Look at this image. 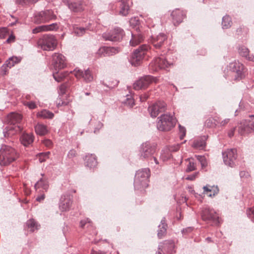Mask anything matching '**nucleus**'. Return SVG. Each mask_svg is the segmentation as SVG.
Returning <instances> with one entry per match:
<instances>
[{
    "instance_id": "nucleus-1",
    "label": "nucleus",
    "mask_w": 254,
    "mask_h": 254,
    "mask_svg": "<svg viewBox=\"0 0 254 254\" xmlns=\"http://www.w3.org/2000/svg\"><path fill=\"white\" fill-rule=\"evenodd\" d=\"M156 127L161 131H168L174 128L176 124V118L170 114H162L157 119Z\"/></svg>"
},
{
    "instance_id": "nucleus-2",
    "label": "nucleus",
    "mask_w": 254,
    "mask_h": 254,
    "mask_svg": "<svg viewBox=\"0 0 254 254\" xmlns=\"http://www.w3.org/2000/svg\"><path fill=\"white\" fill-rule=\"evenodd\" d=\"M149 177V169L144 168L138 170L135 174L134 180L135 189L139 190L147 187Z\"/></svg>"
},
{
    "instance_id": "nucleus-3",
    "label": "nucleus",
    "mask_w": 254,
    "mask_h": 254,
    "mask_svg": "<svg viewBox=\"0 0 254 254\" xmlns=\"http://www.w3.org/2000/svg\"><path fill=\"white\" fill-rule=\"evenodd\" d=\"M57 16L52 9H47L36 12L33 17L35 23L40 24L49 22L51 20H56Z\"/></svg>"
},
{
    "instance_id": "nucleus-4",
    "label": "nucleus",
    "mask_w": 254,
    "mask_h": 254,
    "mask_svg": "<svg viewBox=\"0 0 254 254\" xmlns=\"http://www.w3.org/2000/svg\"><path fill=\"white\" fill-rule=\"evenodd\" d=\"M156 152L155 146L148 141L142 143L138 149V156L140 159L147 160L151 158Z\"/></svg>"
},
{
    "instance_id": "nucleus-5",
    "label": "nucleus",
    "mask_w": 254,
    "mask_h": 254,
    "mask_svg": "<svg viewBox=\"0 0 254 254\" xmlns=\"http://www.w3.org/2000/svg\"><path fill=\"white\" fill-rule=\"evenodd\" d=\"M38 46L45 51H53L57 46V41L52 35H44L38 41Z\"/></svg>"
},
{
    "instance_id": "nucleus-6",
    "label": "nucleus",
    "mask_w": 254,
    "mask_h": 254,
    "mask_svg": "<svg viewBox=\"0 0 254 254\" xmlns=\"http://www.w3.org/2000/svg\"><path fill=\"white\" fill-rule=\"evenodd\" d=\"M14 149L10 146H5L0 149V165H7L14 160L13 154Z\"/></svg>"
},
{
    "instance_id": "nucleus-7",
    "label": "nucleus",
    "mask_w": 254,
    "mask_h": 254,
    "mask_svg": "<svg viewBox=\"0 0 254 254\" xmlns=\"http://www.w3.org/2000/svg\"><path fill=\"white\" fill-rule=\"evenodd\" d=\"M124 35L123 29L117 27L109 32L103 33L102 37L105 41L117 42L122 40Z\"/></svg>"
},
{
    "instance_id": "nucleus-8",
    "label": "nucleus",
    "mask_w": 254,
    "mask_h": 254,
    "mask_svg": "<svg viewBox=\"0 0 254 254\" xmlns=\"http://www.w3.org/2000/svg\"><path fill=\"white\" fill-rule=\"evenodd\" d=\"M149 49L147 45H142L136 49L132 55L131 63L132 65L136 66L140 64V61L143 59L145 55Z\"/></svg>"
},
{
    "instance_id": "nucleus-9",
    "label": "nucleus",
    "mask_w": 254,
    "mask_h": 254,
    "mask_svg": "<svg viewBox=\"0 0 254 254\" xmlns=\"http://www.w3.org/2000/svg\"><path fill=\"white\" fill-rule=\"evenodd\" d=\"M172 64L168 62L163 56L156 58L149 64V68L154 71L159 69H166L171 65Z\"/></svg>"
},
{
    "instance_id": "nucleus-10",
    "label": "nucleus",
    "mask_w": 254,
    "mask_h": 254,
    "mask_svg": "<svg viewBox=\"0 0 254 254\" xmlns=\"http://www.w3.org/2000/svg\"><path fill=\"white\" fill-rule=\"evenodd\" d=\"M201 215L202 220L207 223H211L214 225L219 223L218 215L214 209L205 208L202 210Z\"/></svg>"
},
{
    "instance_id": "nucleus-11",
    "label": "nucleus",
    "mask_w": 254,
    "mask_h": 254,
    "mask_svg": "<svg viewBox=\"0 0 254 254\" xmlns=\"http://www.w3.org/2000/svg\"><path fill=\"white\" fill-rule=\"evenodd\" d=\"M153 82H156V79L151 75H145L140 78L133 84L135 90L144 89Z\"/></svg>"
},
{
    "instance_id": "nucleus-12",
    "label": "nucleus",
    "mask_w": 254,
    "mask_h": 254,
    "mask_svg": "<svg viewBox=\"0 0 254 254\" xmlns=\"http://www.w3.org/2000/svg\"><path fill=\"white\" fill-rule=\"evenodd\" d=\"M8 126L6 127V132L4 136H12L16 134L15 124L16 114L14 112L10 113L6 118Z\"/></svg>"
},
{
    "instance_id": "nucleus-13",
    "label": "nucleus",
    "mask_w": 254,
    "mask_h": 254,
    "mask_svg": "<svg viewBox=\"0 0 254 254\" xmlns=\"http://www.w3.org/2000/svg\"><path fill=\"white\" fill-rule=\"evenodd\" d=\"M166 108V104L164 102L158 101L149 106L148 111L151 117L156 118L160 113L164 112Z\"/></svg>"
},
{
    "instance_id": "nucleus-14",
    "label": "nucleus",
    "mask_w": 254,
    "mask_h": 254,
    "mask_svg": "<svg viewBox=\"0 0 254 254\" xmlns=\"http://www.w3.org/2000/svg\"><path fill=\"white\" fill-rule=\"evenodd\" d=\"M222 155L223 161L225 165L231 167H233L235 165V161L237 157L236 149H227L223 153Z\"/></svg>"
},
{
    "instance_id": "nucleus-15",
    "label": "nucleus",
    "mask_w": 254,
    "mask_h": 254,
    "mask_svg": "<svg viewBox=\"0 0 254 254\" xmlns=\"http://www.w3.org/2000/svg\"><path fill=\"white\" fill-rule=\"evenodd\" d=\"M53 65L56 70L64 68L66 66L64 56L60 53H55L53 56Z\"/></svg>"
},
{
    "instance_id": "nucleus-16",
    "label": "nucleus",
    "mask_w": 254,
    "mask_h": 254,
    "mask_svg": "<svg viewBox=\"0 0 254 254\" xmlns=\"http://www.w3.org/2000/svg\"><path fill=\"white\" fill-rule=\"evenodd\" d=\"M72 72L77 78H83L86 82H91L93 80V76L89 68L84 71L79 69L75 68Z\"/></svg>"
},
{
    "instance_id": "nucleus-17",
    "label": "nucleus",
    "mask_w": 254,
    "mask_h": 254,
    "mask_svg": "<svg viewBox=\"0 0 254 254\" xmlns=\"http://www.w3.org/2000/svg\"><path fill=\"white\" fill-rule=\"evenodd\" d=\"M167 37L163 33H160L157 36H152L151 42L156 49L163 47L167 42Z\"/></svg>"
},
{
    "instance_id": "nucleus-18",
    "label": "nucleus",
    "mask_w": 254,
    "mask_h": 254,
    "mask_svg": "<svg viewBox=\"0 0 254 254\" xmlns=\"http://www.w3.org/2000/svg\"><path fill=\"white\" fill-rule=\"evenodd\" d=\"M72 204V200L68 194H63L61 196L59 202V209L62 211H68Z\"/></svg>"
},
{
    "instance_id": "nucleus-19",
    "label": "nucleus",
    "mask_w": 254,
    "mask_h": 254,
    "mask_svg": "<svg viewBox=\"0 0 254 254\" xmlns=\"http://www.w3.org/2000/svg\"><path fill=\"white\" fill-rule=\"evenodd\" d=\"M7 37H8L6 40L7 43L15 42V36L10 30L5 27L0 28V39H5Z\"/></svg>"
},
{
    "instance_id": "nucleus-20",
    "label": "nucleus",
    "mask_w": 254,
    "mask_h": 254,
    "mask_svg": "<svg viewBox=\"0 0 254 254\" xmlns=\"http://www.w3.org/2000/svg\"><path fill=\"white\" fill-rule=\"evenodd\" d=\"M244 65L239 61H235L230 63L228 65V69L232 72L236 73L238 76H240L243 72Z\"/></svg>"
},
{
    "instance_id": "nucleus-21",
    "label": "nucleus",
    "mask_w": 254,
    "mask_h": 254,
    "mask_svg": "<svg viewBox=\"0 0 254 254\" xmlns=\"http://www.w3.org/2000/svg\"><path fill=\"white\" fill-rule=\"evenodd\" d=\"M58 28L57 23H54L49 25H44L37 26L32 30V33L37 34L42 32L53 31Z\"/></svg>"
},
{
    "instance_id": "nucleus-22",
    "label": "nucleus",
    "mask_w": 254,
    "mask_h": 254,
    "mask_svg": "<svg viewBox=\"0 0 254 254\" xmlns=\"http://www.w3.org/2000/svg\"><path fill=\"white\" fill-rule=\"evenodd\" d=\"M185 13L179 9H176L173 10L171 13L173 18V22L174 25H177L181 23L185 17Z\"/></svg>"
},
{
    "instance_id": "nucleus-23",
    "label": "nucleus",
    "mask_w": 254,
    "mask_h": 254,
    "mask_svg": "<svg viewBox=\"0 0 254 254\" xmlns=\"http://www.w3.org/2000/svg\"><path fill=\"white\" fill-rule=\"evenodd\" d=\"M254 128V122H251L247 120L243 121L239 126V128L241 129L242 133H250Z\"/></svg>"
},
{
    "instance_id": "nucleus-24",
    "label": "nucleus",
    "mask_w": 254,
    "mask_h": 254,
    "mask_svg": "<svg viewBox=\"0 0 254 254\" xmlns=\"http://www.w3.org/2000/svg\"><path fill=\"white\" fill-rule=\"evenodd\" d=\"M16 64V57L9 58L1 67V72L3 75L6 74L8 70L14 66Z\"/></svg>"
},
{
    "instance_id": "nucleus-25",
    "label": "nucleus",
    "mask_w": 254,
    "mask_h": 254,
    "mask_svg": "<svg viewBox=\"0 0 254 254\" xmlns=\"http://www.w3.org/2000/svg\"><path fill=\"white\" fill-rule=\"evenodd\" d=\"M34 136L33 133H23L20 137V141L24 146H27L34 141Z\"/></svg>"
},
{
    "instance_id": "nucleus-26",
    "label": "nucleus",
    "mask_w": 254,
    "mask_h": 254,
    "mask_svg": "<svg viewBox=\"0 0 254 254\" xmlns=\"http://www.w3.org/2000/svg\"><path fill=\"white\" fill-rule=\"evenodd\" d=\"M85 164L86 166L94 168L97 165V161L96 156L94 154L86 155L85 158Z\"/></svg>"
},
{
    "instance_id": "nucleus-27",
    "label": "nucleus",
    "mask_w": 254,
    "mask_h": 254,
    "mask_svg": "<svg viewBox=\"0 0 254 254\" xmlns=\"http://www.w3.org/2000/svg\"><path fill=\"white\" fill-rule=\"evenodd\" d=\"M167 224L165 218H163L161 224L158 226L157 236L159 239L163 238L167 233Z\"/></svg>"
},
{
    "instance_id": "nucleus-28",
    "label": "nucleus",
    "mask_w": 254,
    "mask_h": 254,
    "mask_svg": "<svg viewBox=\"0 0 254 254\" xmlns=\"http://www.w3.org/2000/svg\"><path fill=\"white\" fill-rule=\"evenodd\" d=\"M64 2L66 3L69 9L73 12H78L83 10L82 4L79 2H70L68 0H65Z\"/></svg>"
},
{
    "instance_id": "nucleus-29",
    "label": "nucleus",
    "mask_w": 254,
    "mask_h": 254,
    "mask_svg": "<svg viewBox=\"0 0 254 254\" xmlns=\"http://www.w3.org/2000/svg\"><path fill=\"white\" fill-rule=\"evenodd\" d=\"M144 40V37L141 33H131V39L130 40L129 43L131 46H135Z\"/></svg>"
},
{
    "instance_id": "nucleus-30",
    "label": "nucleus",
    "mask_w": 254,
    "mask_h": 254,
    "mask_svg": "<svg viewBox=\"0 0 254 254\" xmlns=\"http://www.w3.org/2000/svg\"><path fill=\"white\" fill-rule=\"evenodd\" d=\"M238 52L240 56L245 57L249 61L254 62V55L250 56V51L244 46H240L238 48Z\"/></svg>"
},
{
    "instance_id": "nucleus-31",
    "label": "nucleus",
    "mask_w": 254,
    "mask_h": 254,
    "mask_svg": "<svg viewBox=\"0 0 254 254\" xmlns=\"http://www.w3.org/2000/svg\"><path fill=\"white\" fill-rule=\"evenodd\" d=\"M206 140L205 136H201L194 140L192 146L195 149H203L205 146Z\"/></svg>"
},
{
    "instance_id": "nucleus-32",
    "label": "nucleus",
    "mask_w": 254,
    "mask_h": 254,
    "mask_svg": "<svg viewBox=\"0 0 254 254\" xmlns=\"http://www.w3.org/2000/svg\"><path fill=\"white\" fill-rule=\"evenodd\" d=\"M34 187L36 190L42 189L43 190L47 191L49 189V183L47 179L45 178L40 179L35 184Z\"/></svg>"
},
{
    "instance_id": "nucleus-33",
    "label": "nucleus",
    "mask_w": 254,
    "mask_h": 254,
    "mask_svg": "<svg viewBox=\"0 0 254 254\" xmlns=\"http://www.w3.org/2000/svg\"><path fill=\"white\" fill-rule=\"evenodd\" d=\"M35 131L36 133L40 136L45 135L48 132L47 127L42 124H37L35 126Z\"/></svg>"
},
{
    "instance_id": "nucleus-34",
    "label": "nucleus",
    "mask_w": 254,
    "mask_h": 254,
    "mask_svg": "<svg viewBox=\"0 0 254 254\" xmlns=\"http://www.w3.org/2000/svg\"><path fill=\"white\" fill-rule=\"evenodd\" d=\"M129 0H121V9L120 10V14L123 16H127L129 10V6L128 5Z\"/></svg>"
},
{
    "instance_id": "nucleus-35",
    "label": "nucleus",
    "mask_w": 254,
    "mask_h": 254,
    "mask_svg": "<svg viewBox=\"0 0 254 254\" xmlns=\"http://www.w3.org/2000/svg\"><path fill=\"white\" fill-rule=\"evenodd\" d=\"M37 116L38 117L41 118L43 119H52L54 117V114L52 112L44 109L39 112Z\"/></svg>"
},
{
    "instance_id": "nucleus-36",
    "label": "nucleus",
    "mask_w": 254,
    "mask_h": 254,
    "mask_svg": "<svg viewBox=\"0 0 254 254\" xmlns=\"http://www.w3.org/2000/svg\"><path fill=\"white\" fill-rule=\"evenodd\" d=\"M26 226L31 232H34L39 229L40 225L33 219H30L26 222Z\"/></svg>"
},
{
    "instance_id": "nucleus-37",
    "label": "nucleus",
    "mask_w": 254,
    "mask_h": 254,
    "mask_svg": "<svg viewBox=\"0 0 254 254\" xmlns=\"http://www.w3.org/2000/svg\"><path fill=\"white\" fill-rule=\"evenodd\" d=\"M68 74V71H57L53 73L54 78L59 82L63 81Z\"/></svg>"
},
{
    "instance_id": "nucleus-38",
    "label": "nucleus",
    "mask_w": 254,
    "mask_h": 254,
    "mask_svg": "<svg viewBox=\"0 0 254 254\" xmlns=\"http://www.w3.org/2000/svg\"><path fill=\"white\" fill-rule=\"evenodd\" d=\"M232 24L231 18L229 15H225L222 18V26L223 29L230 28Z\"/></svg>"
},
{
    "instance_id": "nucleus-39",
    "label": "nucleus",
    "mask_w": 254,
    "mask_h": 254,
    "mask_svg": "<svg viewBox=\"0 0 254 254\" xmlns=\"http://www.w3.org/2000/svg\"><path fill=\"white\" fill-rule=\"evenodd\" d=\"M171 157L172 154L170 152L169 149L165 148L162 150L160 158L162 160V161L164 162L167 161L168 159L171 158Z\"/></svg>"
},
{
    "instance_id": "nucleus-40",
    "label": "nucleus",
    "mask_w": 254,
    "mask_h": 254,
    "mask_svg": "<svg viewBox=\"0 0 254 254\" xmlns=\"http://www.w3.org/2000/svg\"><path fill=\"white\" fill-rule=\"evenodd\" d=\"M119 48L117 47H106V56H111L119 52Z\"/></svg>"
},
{
    "instance_id": "nucleus-41",
    "label": "nucleus",
    "mask_w": 254,
    "mask_h": 254,
    "mask_svg": "<svg viewBox=\"0 0 254 254\" xmlns=\"http://www.w3.org/2000/svg\"><path fill=\"white\" fill-rule=\"evenodd\" d=\"M50 154V152H42L37 154V157L38 158L40 162L42 163L49 158Z\"/></svg>"
},
{
    "instance_id": "nucleus-42",
    "label": "nucleus",
    "mask_w": 254,
    "mask_h": 254,
    "mask_svg": "<svg viewBox=\"0 0 254 254\" xmlns=\"http://www.w3.org/2000/svg\"><path fill=\"white\" fill-rule=\"evenodd\" d=\"M205 126L208 127L213 128L217 126V123L214 121V118H209L205 122Z\"/></svg>"
},
{
    "instance_id": "nucleus-43",
    "label": "nucleus",
    "mask_w": 254,
    "mask_h": 254,
    "mask_svg": "<svg viewBox=\"0 0 254 254\" xmlns=\"http://www.w3.org/2000/svg\"><path fill=\"white\" fill-rule=\"evenodd\" d=\"M86 30L84 27H75L73 29V32L77 36H81L85 33Z\"/></svg>"
},
{
    "instance_id": "nucleus-44",
    "label": "nucleus",
    "mask_w": 254,
    "mask_h": 254,
    "mask_svg": "<svg viewBox=\"0 0 254 254\" xmlns=\"http://www.w3.org/2000/svg\"><path fill=\"white\" fill-rule=\"evenodd\" d=\"M197 160L200 162L202 168L205 167L207 165L206 159L204 156H197Z\"/></svg>"
},
{
    "instance_id": "nucleus-45",
    "label": "nucleus",
    "mask_w": 254,
    "mask_h": 254,
    "mask_svg": "<svg viewBox=\"0 0 254 254\" xmlns=\"http://www.w3.org/2000/svg\"><path fill=\"white\" fill-rule=\"evenodd\" d=\"M96 54L99 57H106V47H102L99 48Z\"/></svg>"
},
{
    "instance_id": "nucleus-46",
    "label": "nucleus",
    "mask_w": 254,
    "mask_h": 254,
    "mask_svg": "<svg viewBox=\"0 0 254 254\" xmlns=\"http://www.w3.org/2000/svg\"><path fill=\"white\" fill-rule=\"evenodd\" d=\"M125 104L130 108L132 107L134 105V100L131 96H129L125 101Z\"/></svg>"
},
{
    "instance_id": "nucleus-47",
    "label": "nucleus",
    "mask_w": 254,
    "mask_h": 254,
    "mask_svg": "<svg viewBox=\"0 0 254 254\" xmlns=\"http://www.w3.org/2000/svg\"><path fill=\"white\" fill-rule=\"evenodd\" d=\"M80 224L81 228H84L86 225L87 227L91 225V222L88 218L81 220Z\"/></svg>"
},
{
    "instance_id": "nucleus-48",
    "label": "nucleus",
    "mask_w": 254,
    "mask_h": 254,
    "mask_svg": "<svg viewBox=\"0 0 254 254\" xmlns=\"http://www.w3.org/2000/svg\"><path fill=\"white\" fill-rule=\"evenodd\" d=\"M196 167L194 163L191 161H190L189 164L187 166L186 171L188 172L195 170Z\"/></svg>"
},
{
    "instance_id": "nucleus-49",
    "label": "nucleus",
    "mask_w": 254,
    "mask_h": 254,
    "mask_svg": "<svg viewBox=\"0 0 254 254\" xmlns=\"http://www.w3.org/2000/svg\"><path fill=\"white\" fill-rule=\"evenodd\" d=\"M179 132L180 133V138L181 139H183L186 135V128L182 127L180 125H179Z\"/></svg>"
},
{
    "instance_id": "nucleus-50",
    "label": "nucleus",
    "mask_w": 254,
    "mask_h": 254,
    "mask_svg": "<svg viewBox=\"0 0 254 254\" xmlns=\"http://www.w3.org/2000/svg\"><path fill=\"white\" fill-rule=\"evenodd\" d=\"M67 86L65 84H63L60 85L59 89V93L61 95H63L65 93Z\"/></svg>"
},
{
    "instance_id": "nucleus-51",
    "label": "nucleus",
    "mask_w": 254,
    "mask_h": 254,
    "mask_svg": "<svg viewBox=\"0 0 254 254\" xmlns=\"http://www.w3.org/2000/svg\"><path fill=\"white\" fill-rule=\"evenodd\" d=\"M213 186H211L210 185H206L203 187V192L204 193L208 194V192L211 193L212 191Z\"/></svg>"
},
{
    "instance_id": "nucleus-52",
    "label": "nucleus",
    "mask_w": 254,
    "mask_h": 254,
    "mask_svg": "<svg viewBox=\"0 0 254 254\" xmlns=\"http://www.w3.org/2000/svg\"><path fill=\"white\" fill-rule=\"evenodd\" d=\"M147 160L149 161V163H150L151 164H153V163H154L156 165H159L160 163L156 157L154 156L153 155L152 157H151V158L148 159Z\"/></svg>"
},
{
    "instance_id": "nucleus-53",
    "label": "nucleus",
    "mask_w": 254,
    "mask_h": 254,
    "mask_svg": "<svg viewBox=\"0 0 254 254\" xmlns=\"http://www.w3.org/2000/svg\"><path fill=\"white\" fill-rule=\"evenodd\" d=\"M219 192V189L217 187L213 186L212 191L211 193L208 194V196L210 197L214 196Z\"/></svg>"
},
{
    "instance_id": "nucleus-54",
    "label": "nucleus",
    "mask_w": 254,
    "mask_h": 254,
    "mask_svg": "<svg viewBox=\"0 0 254 254\" xmlns=\"http://www.w3.org/2000/svg\"><path fill=\"white\" fill-rule=\"evenodd\" d=\"M25 106H27L30 109H34L36 108V105L35 102L31 101L24 103Z\"/></svg>"
},
{
    "instance_id": "nucleus-55",
    "label": "nucleus",
    "mask_w": 254,
    "mask_h": 254,
    "mask_svg": "<svg viewBox=\"0 0 254 254\" xmlns=\"http://www.w3.org/2000/svg\"><path fill=\"white\" fill-rule=\"evenodd\" d=\"M38 0H17V3H19L22 4H26L27 2L35 3Z\"/></svg>"
},
{
    "instance_id": "nucleus-56",
    "label": "nucleus",
    "mask_w": 254,
    "mask_h": 254,
    "mask_svg": "<svg viewBox=\"0 0 254 254\" xmlns=\"http://www.w3.org/2000/svg\"><path fill=\"white\" fill-rule=\"evenodd\" d=\"M76 155V152L74 149H71L69 150L67 154V157L69 158H72L74 157Z\"/></svg>"
},
{
    "instance_id": "nucleus-57",
    "label": "nucleus",
    "mask_w": 254,
    "mask_h": 254,
    "mask_svg": "<svg viewBox=\"0 0 254 254\" xmlns=\"http://www.w3.org/2000/svg\"><path fill=\"white\" fill-rule=\"evenodd\" d=\"M167 149H169L170 153L172 151L175 152V151H178L180 149V145L177 144L174 146H170L169 148H167Z\"/></svg>"
},
{
    "instance_id": "nucleus-58",
    "label": "nucleus",
    "mask_w": 254,
    "mask_h": 254,
    "mask_svg": "<svg viewBox=\"0 0 254 254\" xmlns=\"http://www.w3.org/2000/svg\"><path fill=\"white\" fill-rule=\"evenodd\" d=\"M17 124H23V116L22 115L17 113Z\"/></svg>"
},
{
    "instance_id": "nucleus-59",
    "label": "nucleus",
    "mask_w": 254,
    "mask_h": 254,
    "mask_svg": "<svg viewBox=\"0 0 254 254\" xmlns=\"http://www.w3.org/2000/svg\"><path fill=\"white\" fill-rule=\"evenodd\" d=\"M248 214L252 221L254 222V207L252 209H250L248 212Z\"/></svg>"
},
{
    "instance_id": "nucleus-60",
    "label": "nucleus",
    "mask_w": 254,
    "mask_h": 254,
    "mask_svg": "<svg viewBox=\"0 0 254 254\" xmlns=\"http://www.w3.org/2000/svg\"><path fill=\"white\" fill-rule=\"evenodd\" d=\"M197 174H198L197 173H195L193 174L188 176L186 177V180H190V181L194 180L195 179V178L196 177Z\"/></svg>"
},
{
    "instance_id": "nucleus-61",
    "label": "nucleus",
    "mask_w": 254,
    "mask_h": 254,
    "mask_svg": "<svg viewBox=\"0 0 254 254\" xmlns=\"http://www.w3.org/2000/svg\"><path fill=\"white\" fill-rule=\"evenodd\" d=\"M44 144L48 147H50L52 145V142L50 139H45L43 140Z\"/></svg>"
},
{
    "instance_id": "nucleus-62",
    "label": "nucleus",
    "mask_w": 254,
    "mask_h": 254,
    "mask_svg": "<svg viewBox=\"0 0 254 254\" xmlns=\"http://www.w3.org/2000/svg\"><path fill=\"white\" fill-rule=\"evenodd\" d=\"M192 228L191 227H188L187 228L184 229L182 230V233L183 234H186L189 233H190L192 231Z\"/></svg>"
},
{
    "instance_id": "nucleus-63",
    "label": "nucleus",
    "mask_w": 254,
    "mask_h": 254,
    "mask_svg": "<svg viewBox=\"0 0 254 254\" xmlns=\"http://www.w3.org/2000/svg\"><path fill=\"white\" fill-rule=\"evenodd\" d=\"M45 194L44 193L40 194V195L38 196L36 198V200L38 201H41L45 199Z\"/></svg>"
},
{
    "instance_id": "nucleus-64",
    "label": "nucleus",
    "mask_w": 254,
    "mask_h": 254,
    "mask_svg": "<svg viewBox=\"0 0 254 254\" xmlns=\"http://www.w3.org/2000/svg\"><path fill=\"white\" fill-rule=\"evenodd\" d=\"M91 254H106V253L101 251H95L92 250L91 251Z\"/></svg>"
}]
</instances>
